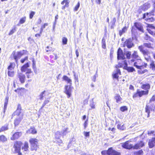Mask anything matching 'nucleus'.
I'll list each match as a JSON object with an SVG mask.
<instances>
[{
	"instance_id": "35",
	"label": "nucleus",
	"mask_w": 155,
	"mask_h": 155,
	"mask_svg": "<svg viewBox=\"0 0 155 155\" xmlns=\"http://www.w3.org/2000/svg\"><path fill=\"white\" fill-rule=\"evenodd\" d=\"M8 129V125H5L2 126L0 129V132H3Z\"/></svg>"
},
{
	"instance_id": "59",
	"label": "nucleus",
	"mask_w": 155,
	"mask_h": 155,
	"mask_svg": "<svg viewBox=\"0 0 155 155\" xmlns=\"http://www.w3.org/2000/svg\"><path fill=\"white\" fill-rule=\"evenodd\" d=\"M148 134L150 135H151L152 134H153V135H155V132L153 131H148Z\"/></svg>"
},
{
	"instance_id": "15",
	"label": "nucleus",
	"mask_w": 155,
	"mask_h": 155,
	"mask_svg": "<svg viewBox=\"0 0 155 155\" xmlns=\"http://www.w3.org/2000/svg\"><path fill=\"white\" fill-rule=\"evenodd\" d=\"M23 115L22 114L20 116L17 117L14 121V124L15 126H18L21 121L23 119Z\"/></svg>"
},
{
	"instance_id": "16",
	"label": "nucleus",
	"mask_w": 155,
	"mask_h": 155,
	"mask_svg": "<svg viewBox=\"0 0 155 155\" xmlns=\"http://www.w3.org/2000/svg\"><path fill=\"white\" fill-rule=\"evenodd\" d=\"M144 145V143L142 141H140L134 146H133V149H139L141 147H143Z\"/></svg>"
},
{
	"instance_id": "24",
	"label": "nucleus",
	"mask_w": 155,
	"mask_h": 155,
	"mask_svg": "<svg viewBox=\"0 0 155 155\" xmlns=\"http://www.w3.org/2000/svg\"><path fill=\"white\" fill-rule=\"evenodd\" d=\"M28 145L27 142H25L23 146L22 147L21 149L24 152H27L28 150Z\"/></svg>"
},
{
	"instance_id": "28",
	"label": "nucleus",
	"mask_w": 155,
	"mask_h": 155,
	"mask_svg": "<svg viewBox=\"0 0 155 155\" xmlns=\"http://www.w3.org/2000/svg\"><path fill=\"white\" fill-rule=\"evenodd\" d=\"M46 92L45 91L42 92L39 95V99L41 100L43 99L44 97H45L46 95Z\"/></svg>"
},
{
	"instance_id": "9",
	"label": "nucleus",
	"mask_w": 155,
	"mask_h": 155,
	"mask_svg": "<svg viewBox=\"0 0 155 155\" xmlns=\"http://www.w3.org/2000/svg\"><path fill=\"white\" fill-rule=\"evenodd\" d=\"M149 91H137V93L133 96V97H136L137 96L140 97L144 95H147L148 94Z\"/></svg>"
},
{
	"instance_id": "21",
	"label": "nucleus",
	"mask_w": 155,
	"mask_h": 155,
	"mask_svg": "<svg viewBox=\"0 0 155 155\" xmlns=\"http://www.w3.org/2000/svg\"><path fill=\"white\" fill-rule=\"evenodd\" d=\"M21 132H16L13 134L12 137H11V139L12 140L17 139L21 135Z\"/></svg>"
},
{
	"instance_id": "17",
	"label": "nucleus",
	"mask_w": 155,
	"mask_h": 155,
	"mask_svg": "<svg viewBox=\"0 0 155 155\" xmlns=\"http://www.w3.org/2000/svg\"><path fill=\"white\" fill-rule=\"evenodd\" d=\"M18 77L21 83H23L25 82V75L21 73H18Z\"/></svg>"
},
{
	"instance_id": "63",
	"label": "nucleus",
	"mask_w": 155,
	"mask_h": 155,
	"mask_svg": "<svg viewBox=\"0 0 155 155\" xmlns=\"http://www.w3.org/2000/svg\"><path fill=\"white\" fill-rule=\"evenodd\" d=\"M27 77L28 78H31L33 75V74H27Z\"/></svg>"
},
{
	"instance_id": "47",
	"label": "nucleus",
	"mask_w": 155,
	"mask_h": 155,
	"mask_svg": "<svg viewBox=\"0 0 155 155\" xmlns=\"http://www.w3.org/2000/svg\"><path fill=\"white\" fill-rule=\"evenodd\" d=\"M120 110L122 112H124L127 110L128 108L126 106H123L120 108Z\"/></svg>"
},
{
	"instance_id": "36",
	"label": "nucleus",
	"mask_w": 155,
	"mask_h": 155,
	"mask_svg": "<svg viewBox=\"0 0 155 155\" xmlns=\"http://www.w3.org/2000/svg\"><path fill=\"white\" fill-rule=\"evenodd\" d=\"M144 39L147 40H149L152 42L153 41V39L151 38L147 34H146L144 37Z\"/></svg>"
},
{
	"instance_id": "61",
	"label": "nucleus",
	"mask_w": 155,
	"mask_h": 155,
	"mask_svg": "<svg viewBox=\"0 0 155 155\" xmlns=\"http://www.w3.org/2000/svg\"><path fill=\"white\" fill-rule=\"evenodd\" d=\"M27 72H26V74H33L31 71V70L30 69H27Z\"/></svg>"
},
{
	"instance_id": "55",
	"label": "nucleus",
	"mask_w": 155,
	"mask_h": 155,
	"mask_svg": "<svg viewBox=\"0 0 155 155\" xmlns=\"http://www.w3.org/2000/svg\"><path fill=\"white\" fill-rule=\"evenodd\" d=\"M28 57L26 56L24 58L22 59L21 60V62L22 63H23L25 61L28 60Z\"/></svg>"
},
{
	"instance_id": "37",
	"label": "nucleus",
	"mask_w": 155,
	"mask_h": 155,
	"mask_svg": "<svg viewBox=\"0 0 155 155\" xmlns=\"http://www.w3.org/2000/svg\"><path fill=\"white\" fill-rule=\"evenodd\" d=\"M127 30V28L126 26L124 27L123 28L119 31V35L121 36L123 33H124Z\"/></svg>"
},
{
	"instance_id": "6",
	"label": "nucleus",
	"mask_w": 155,
	"mask_h": 155,
	"mask_svg": "<svg viewBox=\"0 0 155 155\" xmlns=\"http://www.w3.org/2000/svg\"><path fill=\"white\" fill-rule=\"evenodd\" d=\"M15 64L14 63H11L8 68V74L9 76L13 77L14 75V72L13 69L15 68Z\"/></svg>"
},
{
	"instance_id": "33",
	"label": "nucleus",
	"mask_w": 155,
	"mask_h": 155,
	"mask_svg": "<svg viewBox=\"0 0 155 155\" xmlns=\"http://www.w3.org/2000/svg\"><path fill=\"white\" fill-rule=\"evenodd\" d=\"M7 141V138L5 136L3 135L0 136V142H4Z\"/></svg>"
},
{
	"instance_id": "34",
	"label": "nucleus",
	"mask_w": 155,
	"mask_h": 155,
	"mask_svg": "<svg viewBox=\"0 0 155 155\" xmlns=\"http://www.w3.org/2000/svg\"><path fill=\"white\" fill-rule=\"evenodd\" d=\"M150 68L153 71H155V64L154 62L153 61H151L150 64Z\"/></svg>"
},
{
	"instance_id": "4",
	"label": "nucleus",
	"mask_w": 155,
	"mask_h": 155,
	"mask_svg": "<svg viewBox=\"0 0 155 155\" xmlns=\"http://www.w3.org/2000/svg\"><path fill=\"white\" fill-rule=\"evenodd\" d=\"M102 155H120V153L113 149L112 147L109 148L107 150L101 152Z\"/></svg>"
},
{
	"instance_id": "3",
	"label": "nucleus",
	"mask_w": 155,
	"mask_h": 155,
	"mask_svg": "<svg viewBox=\"0 0 155 155\" xmlns=\"http://www.w3.org/2000/svg\"><path fill=\"white\" fill-rule=\"evenodd\" d=\"M22 143L20 141H16L14 143L13 148L14 149V153H18V155H21L22 153L20 152L21 146Z\"/></svg>"
},
{
	"instance_id": "2",
	"label": "nucleus",
	"mask_w": 155,
	"mask_h": 155,
	"mask_svg": "<svg viewBox=\"0 0 155 155\" xmlns=\"http://www.w3.org/2000/svg\"><path fill=\"white\" fill-rule=\"evenodd\" d=\"M144 48V47L142 45L139 46L138 47V49L143 54L145 59L147 61H148L150 60V53L148 50H145Z\"/></svg>"
},
{
	"instance_id": "41",
	"label": "nucleus",
	"mask_w": 155,
	"mask_h": 155,
	"mask_svg": "<svg viewBox=\"0 0 155 155\" xmlns=\"http://www.w3.org/2000/svg\"><path fill=\"white\" fill-rule=\"evenodd\" d=\"M8 97H6L5 99V103H4V110H5L6 109L7 104H8Z\"/></svg>"
},
{
	"instance_id": "48",
	"label": "nucleus",
	"mask_w": 155,
	"mask_h": 155,
	"mask_svg": "<svg viewBox=\"0 0 155 155\" xmlns=\"http://www.w3.org/2000/svg\"><path fill=\"white\" fill-rule=\"evenodd\" d=\"M145 20L148 22H152L154 21L155 19L153 17H151L149 18H146Z\"/></svg>"
},
{
	"instance_id": "60",
	"label": "nucleus",
	"mask_w": 155,
	"mask_h": 155,
	"mask_svg": "<svg viewBox=\"0 0 155 155\" xmlns=\"http://www.w3.org/2000/svg\"><path fill=\"white\" fill-rule=\"evenodd\" d=\"M147 31H148V32L151 35H152L153 36V34L154 33H153V31H152L150 29L147 28Z\"/></svg>"
},
{
	"instance_id": "12",
	"label": "nucleus",
	"mask_w": 155,
	"mask_h": 155,
	"mask_svg": "<svg viewBox=\"0 0 155 155\" xmlns=\"http://www.w3.org/2000/svg\"><path fill=\"white\" fill-rule=\"evenodd\" d=\"M134 26L140 31L143 33L144 32L143 27L142 23L139 22H135L134 23Z\"/></svg>"
},
{
	"instance_id": "22",
	"label": "nucleus",
	"mask_w": 155,
	"mask_h": 155,
	"mask_svg": "<svg viewBox=\"0 0 155 155\" xmlns=\"http://www.w3.org/2000/svg\"><path fill=\"white\" fill-rule=\"evenodd\" d=\"M153 110L152 107L146 105L145 107V111L147 114V117H149L150 116V111H152Z\"/></svg>"
},
{
	"instance_id": "53",
	"label": "nucleus",
	"mask_w": 155,
	"mask_h": 155,
	"mask_svg": "<svg viewBox=\"0 0 155 155\" xmlns=\"http://www.w3.org/2000/svg\"><path fill=\"white\" fill-rule=\"evenodd\" d=\"M35 12L33 11H31L29 15V18L30 19H32L35 14Z\"/></svg>"
},
{
	"instance_id": "20",
	"label": "nucleus",
	"mask_w": 155,
	"mask_h": 155,
	"mask_svg": "<svg viewBox=\"0 0 155 155\" xmlns=\"http://www.w3.org/2000/svg\"><path fill=\"white\" fill-rule=\"evenodd\" d=\"M119 74H120V70L119 69H117L116 71H114L113 72V78L118 79Z\"/></svg>"
},
{
	"instance_id": "38",
	"label": "nucleus",
	"mask_w": 155,
	"mask_h": 155,
	"mask_svg": "<svg viewBox=\"0 0 155 155\" xmlns=\"http://www.w3.org/2000/svg\"><path fill=\"white\" fill-rule=\"evenodd\" d=\"M71 131V130H69L68 128H66L62 130V132L63 135H65L67 133L70 132Z\"/></svg>"
},
{
	"instance_id": "14",
	"label": "nucleus",
	"mask_w": 155,
	"mask_h": 155,
	"mask_svg": "<svg viewBox=\"0 0 155 155\" xmlns=\"http://www.w3.org/2000/svg\"><path fill=\"white\" fill-rule=\"evenodd\" d=\"M129 141H127L123 143L122 145V147L124 148L129 150L131 148H133V146L132 144H129Z\"/></svg>"
},
{
	"instance_id": "32",
	"label": "nucleus",
	"mask_w": 155,
	"mask_h": 155,
	"mask_svg": "<svg viewBox=\"0 0 155 155\" xmlns=\"http://www.w3.org/2000/svg\"><path fill=\"white\" fill-rule=\"evenodd\" d=\"M152 44L150 43H144L143 44V46L149 48H152Z\"/></svg>"
},
{
	"instance_id": "42",
	"label": "nucleus",
	"mask_w": 155,
	"mask_h": 155,
	"mask_svg": "<svg viewBox=\"0 0 155 155\" xmlns=\"http://www.w3.org/2000/svg\"><path fill=\"white\" fill-rule=\"evenodd\" d=\"M32 65H33V68L34 69V72L35 73L36 72V63L35 60L34 59H33L32 60Z\"/></svg>"
},
{
	"instance_id": "7",
	"label": "nucleus",
	"mask_w": 155,
	"mask_h": 155,
	"mask_svg": "<svg viewBox=\"0 0 155 155\" xmlns=\"http://www.w3.org/2000/svg\"><path fill=\"white\" fill-rule=\"evenodd\" d=\"M73 87L71 85H66L64 87V93L67 95V97L69 98L71 95Z\"/></svg>"
},
{
	"instance_id": "25",
	"label": "nucleus",
	"mask_w": 155,
	"mask_h": 155,
	"mask_svg": "<svg viewBox=\"0 0 155 155\" xmlns=\"http://www.w3.org/2000/svg\"><path fill=\"white\" fill-rule=\"evenodd\" d=\"M26 132L28 134H36L37 131L35 128L31 127Z\"/></svg>"
},
{
	"instance_id": "51",
	"label": "nucleus",
	"mask_w": 155,
	"mask_h": 155,
	"mask_svg": "<svg viewBox=\"0 0 155 155\" xmlns=\"http://www.w3.org/2000/svg\"><path fill=\"white\" fill-rule=\"evenodd\" d=\"M68 40L67 38L63 37L62 38V42L63 45H66L67 44Z\"/></svg>"
},
{
	"instance_id": "49",
	"label": "nucleus",
	"mask_w": 155,
	"mask_h": 155,
	"mask_svg": "<svg viewBox=\"0 0 155 155\" xmlns=\"http://www.w3.org/2000/svg\"><path fill=\"white\" fill-rule=\"evenodd\" d=\"M61 136V133L59 131H58L55 133V138L56 139H59Z\"/></svg>"
},
{
	"instance_id": "58",
	"label": "nucleus",
	"mask_w": 155,
	"mask_h": 155,
	"mask_svg": "<svg viewBox=\"0 0 155 155\" xmlns=\"http://www.w3.org/2000/svg\"><path fill=\"white\" fill-rule=\"evenodd\" d=\"M68 4L69 2H67L66 3V4L64 5V6H63L62 9H64L66 7H68Z\"/></svg>"
},
{
	"instance_id": "8",
	"label": "nucleus",
	"mask_w": 155,
	"mask_h": 155,
	"mask_svg": "<svg viewBox=\"0 0 155 155\" xmlns=\"http://www.w3.org/2000/svg\"><path fill=\"white\" fill-rule=\"evenodd\" d=\"M134 46V44L132 42V39L131 38H129L125 41L123 44V47L125 46L129 48H131Z\"/></svg>"
},
{
	"instance_id": "19",
	"label": "nucleus",
	"mask_w": 155,
	"mask_h": 155,
	"mask_svg": "<svg viewBox=\"0 0 155 155\" xmlns=\"http://www.w3.org/2000/svg\"><path fill=\"white\" fill-rule=\"evenodd\" d=\"M154 15V11L153 10V11H151L150 13H147L143 14V18L145 19L146 18H149L152 17V16Z\"/></svg>"
},
{
	"instance_id": "62",
	"label": "nucleus",
	"mask_w": 155,
	"mask_h": 155,
	"mask_svg": "<svg viewBox=\"0 0 155 155\" xmlns=\"http://www.w3.org/2000/svg\"><path fill=\"white\" fill-rule=\"evenodd\" d=\"M87 121H88V120H87L84 122V128L85 129L87 126V124H88Z\"/></svg>"
},
{
	"instance_id": "46",
	"label": "nucleus",
	"mask_w": 155,
	"mask_h": 155,
	"mask_svg": "<svg viewBox=\"0 0 155 155\" xmlns=\"http://www.w3.org/2000/svg\"><path fill=\"white\" fill-rule=\"evenodd\" d=\"M16 31V27L15 26H14V27L9 32L8 35H12Z\"/></svg>"
},
{
	"instance_id": "18",
	"label": "nucleus",
	"mask_w": 155,
	"mask_h": 155,
	"mask_svg": "<svg viewBox=\"0 0 155 155\" xmlns=\"http://www.w3.org/2000/svg\"><path fill=\"white\" fill-rule=\"evenodd\" d=\"M155 144V138H152L150 139L148 142L149 147L150 148L153 147Z\"/></svg>"
},
{
	"instance_id": "11",
	"label": "nucleus",
	"mask_w": 155,
	"mask_h": 155,
	"mask_svg": "<svg viewBox=\"0 0 155 155\" xmlns=\"http://www.w3.org/2000/svg\"><path fill=\"white\" fill-rule=\"evenodd\" d=\"M142 64V60L140 58H139V59H137L136 61L134 62V65L137 69H141L143 67Z\"/></svg>"
},
{
	"instance_id": "52",
	"label": "nucleus",
	"mask_w": 155,
	"mask_h": 155,
	"mask_svg": "<svg viewBox=\"0 0 155 155\" xmlns=\"http://www.w3.org/2000/svg\"><path fill=\"white\" fill-rule=\"evenodd\" d=\"M80 6V2H78L77 5L75 7V8H74V10L76 11H77L78 10V9L79 8Z\"/></svg>"
},
{
	"instance_id": "64",
	"label": "nucleus",
	"mask_w": 155,
	"mask_h": 155,
	"mask_svg": "<svg viewBox=\"0 0 155 155\" xmlns=\"http://www.w3.org/2000/svg\"><path fill=\"white\" fill-rule=\"evenodd\" d=\"M90 106L91 107L92 109L95 108V105L94 104L93 102H92V103L90 104Z\"/></svg>"
},
{
	"instance_id": "50",
	"label": "nucleus",
	"mask_w": 155,
	"mask_h": 155,
	"mask_svg": "<svg viewBox=\"0 0 155 155\" xmlns=\"http://www.w3.org/2000/svg\"><path fill=\"white\" fill-rule=\"evenodd\" d=\"M125 55L127 58L130 59L131 55V52L130 51H127L126 52Z\"/></svg>"
},
{
	"instance_id": "57",
	"label": "nucleus",
	"mask_w": 155,
	"mask_h": 155,
	"mask_svg": "<svg viewBox=\"0 0 155 155\" xmlns=\"http://www.w3.org/2000/svg\"><path fill=\"white\" fill-rule=\"evenodd\" d=\"M84 135L85 137H89L90 135V132H84Z\"/></svg>"
},
{
	"instance_id": "43",
	"label": "nucleus",
	"mask_w": 155,
	"mask_h": 155,
	"mask_svg": "<svg viewBox=\"0 0 155 155\" xmlns=\"http://www.w3.org/2000/svg\"><path fill=\"white\" fill-rule=\"evenodd\" d=\"M140 69V70H138L137 71L138 73L139 74H143L148 71L146 69H145L143 70H142V69Z\"/></svg>"
},
{
	"instance_id": "31",
	"label": "nucleus",
	"mask_w": 155,
	"mask_h": 155,
	"mask_svg": "<svg viewBox=\"0 0 155 155\" xmlns=\"http://www.w3.org/2000/svg\"><path fill=\"white\" fill-rule=\"evenodd\" d=\"M150 85L149 84H144L141 86V88L146 91H149L148 90L150 88Z\"/></svg>"
},
{
	"instance_id": "44",
	"label": "nucleus",
	"mask_w": 155,
	"mask_h": 155,
	"mask_svg": "<svg viewBox=\"0 0 155 155\" xmlns=\"http://www.w3.org/2000/svg\"><path fill=\"white\" fill-rule=\"evenodd\" d=\"M102 48L104 49H105L106 48L105 40L104 38H102Z\"/></svg>"
},
{
	"instance_id": "10",
	"label": "nucleus",
	"mask_w": 155,
	"mask_h": 155,
	"mask_svg": "<svg viewBox=\"0 0 155 155\" xmlns=\"http://www.w3.org/2000/svg\"><path fill=\"white\" fill-rule=\"evenodd\" d=\"M23 53L21 51H19L17 53L15 52H13L12 55H13L14 59L15 60L16 62H17L18 59H19L23 55Z\"/></svg>"
},
{
	"instance_id": "13",
	"label": "nucleus",
	"mask_w": 155,
	"mask_h": 155,
	"mask_svg": "<svg viewBox=\"0 0 155 155\" xmlns=\"http://www.w3.org/2000/svg\"><path fill=\"white\" fill-rule=\"evenodd\" d=\"M117 55V58L118 60L120 59H124L125 58V57L123 53L122 50L120 48H119L118 50Z\"/></svg>"
},
{
	"instance_id": "1",
	"label": "nucleus",
	"mask_w": 155,
	"mask_h": 155,
	"mask_svg": "<svg viewBox=\"0 0 155 155\" xmlns=\"http://www.w3.org/2000/svg\"><path fill=\"white\" fill-rule=\"evenodd\" d=\"M118 66L120 67H123L124 68L129 72H133L135 71V69L133 67L127 66V63L126 60L123 61L121 63H119L118 64Z\"/></svg>"
},
{
	"instance_id": "5",
	"label": "nucleus",
	"mask_w": 155,
	"mask_h": 155,
	"mask_svg": "<svg viewBox=\"0 0 155 155\" xmlns=\"http://www.w3.org/2000/svg\"><path fill=\"white\" fill-rule=\"evenodd\" d=\"M38 140L36 138H31L29 142L31 143V150H36L38 148Z\"/></svg>"
},
{
	"instance_id": "27",
	"label": "nucleus",
	"mask_w": 155,
	"mask_h": 155,
	"mask_svg": "<svg viewBox=\"0 0 155 155\" xmlns=\"http://www.w3.org/2000/svg\"><path fill=\"white\" fill-rule=\"evenodd\" d=\"M21 105L20 104H19L18 105V107L17 108V109L16 110L15 113L17 115H18V116H19V115L21 113Z\"/></svg>"
},
{
	"instance_id": "30",
	"label": "nucleus",
	"mask_w": 155,
	"mask_h": 155,
	"mask_svg": "<svg viewBox=\"0 0 155 155\" xmlns=\"http://www.w3.org/2000/svg\"><path fill=\"white\" fill-rule=\"evenodd\" d=\"M115 99L116 101V102L119 104L121 102L122 100V98L119 95H117L115 97Z\"/></svg>"
},
{
	"instance_id": "40",
	"label": "nucleus",
	"mask_w": 155,
	"mask_h": 155,
	"mask_svg": "<svg viewBox=\"0 0 155 155\" xmlns=\"http://www.w3.org/2000/svg\"><path fill=\"white\" fill-rule=\"evenodd\" d=\"M50 99V98H48L45 100L41 107V109L43 108L46 104L49 102Z\"/></svg>"
},
{
	"instance_id": "29",
	"label": "nucleus",
	"mask_w": 155,
	"mask_h": 155,
	"mask_svg": "<svg viewBox=\"0 0 155 155\" xmlns=\"http://www.w3.org/2000/svg\"><path fill=\"white\" fill-rule=\"evenodd\" d=\"M131 56L133 58L139 59L140 58V57L138 56L137 51H134L133 53L131 55Z\"/></svg>"
},
{
	"instance_id": "26",
	"label": "nucleus",
	"mask_w": 155,
	"mask_h": 155,
	"mask_svg": "<svg viewBox=\"0 0 155 155\" xmlns=\"http://www.w3.org/2000/svg\"><path fill=\"white\" fill-rule=\"evenodd\" d=\"M29 67L28 63H26L21 68V71L22 72H25L28 69L27 68Z\"/></svg>"
},
{
	"instance_id": "39",
	"label": "nucleus",
	"mask_w": 155,
	"mask_h": 155,
	"mask_svg": "<svg viewBox=\"0 0 155 155\" xmlns=\"http://www.w3.org/2000/svg\"><path fill=\"white\" fill-rule=\"evenodd\" d=\"M117 127L118 129L121 130H123L125 128V127L124 125V124H118L117 125Z\"/></svg>"
},
{
	"instance_id": "54",
	"label": "nucleus",
	"mask_w": 155,
	"mask_h": 155,
	"mask_svg": "<svg viewBox=\"0 0 155 155\" xmlns=\"http://www.w3.org/2000/svg\"><path fill=\"white\" fill-rule=\"evenodd\" d=\"M148 28L155 29V27L153 25V24H148L147 25Z\"/></svg>"
},
{
	"instance_id": "23",
	"label": "nucleus",
	"mask_w": 155,
	"mask_h": 155,
	"mask_svg": "<svg viewBox=\"0 0 155 155\" xmlns=\"http://www.w3.org/2000/svg\"><path fill=\"white\" fill-rule=\"evenodd\" d=\"M62 78L64 81H66L69 84V85H72V80L68 76L64 75L63 77Z\"/></svg>"
},
{
	"instance_id": "56",
	"label": "nucleus",
	"mask_w": 155,
	"mask_h": 155,
	"mask_svg": "<svg viewBox=\"0 0 155 155\" xmlns=\"http://www.w3.org/2000/svg\"><path fill=\"white\" fill-rule=\"evenodd\" d=\"M97 76V72H96V74H95L94 76L92 78V80L94 82L95 81L96 77Z\"/></svg>"
},
{
	"instance_id": "45",
	"label": "nucleus",
	"mask_w": 155,
	"mask_h": 155,
	"mask_svg": "<svg viewBox=\"0 0 155 155\" xmlns=\"http://www.w3.org/2000/svg\"><path fill=\"white\" fill-rule=\"evenodd\" d=\"M26 18L25 17L21 18L19 21V24L18 25H19V24H23L26 21Z\"/></svg>"
}]
</instances>
